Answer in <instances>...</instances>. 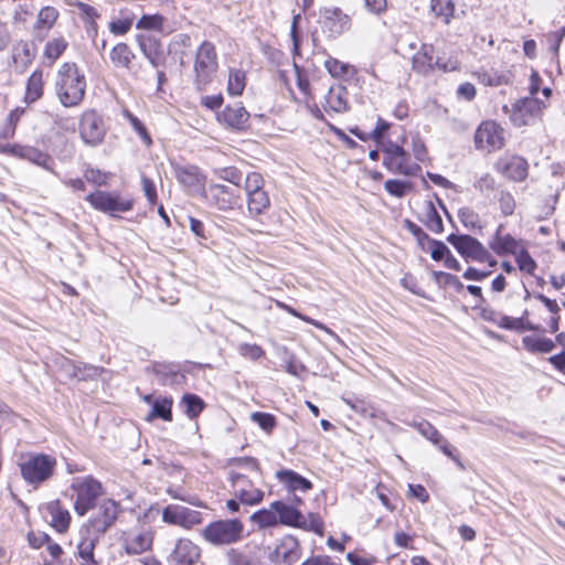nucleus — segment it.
Segmentation results:
<instances>
[{
	"label": "nucleus",
	"mask_w": 565,
	"mask_h": 565,
	"mask_svg": "<svg viewBox=\"0 0 565 565\" xmlns=\"http://www.w3.org/2000/svg\"><path fill=\"white\" fill-rule=\"evenodd\" d=\"M58 18V11L53 7H44L40 10L36 19L38 28L51 29Z\"/></svg>",
	"instance_id": "nucleus-46"
},
{
	"label": "nucleus",
	"mask_w": 565,
	"mask_h": 565,
	"mask_svg": "<svg viewBox=\"0 0 565 565\" xmlns=\"http://www.w3.org/2000/svg\"><path fill=\"white\" fill-rule=\"evenodd\" d=\"M479 81L488 86H500L508 84L510 81V74L505 72H498L493 68L481 70L477 73Z\"/></svg>",
	"instance_id": "nucleus-39"
},
{
	"label": "nucleus",
	"mask_w": 565,
	"mask_h": 565,
	"mask_svg": "<svg viewBox=\"0 0 565 565\" xmlns=\"http://www.w3.org/2000/svg\"><path fill=\"white\" fill-rule=\"evenodd\" d=\"M276 478L286 486L288 491L296 492L302 491L306 492L312 489V483L310 480L300 476L294 470L282 469L276 472Z\"/></svg>",
	"instance_id": "nucleus-29"
},
{
	"label": "nucleus",
	"mask_w": 565,
	"mask_h": 565,
	"mask_svg": "<svg viewBox=\"0 0 565 565\" xmlns=\"http://www.w3.org/2000/svg\"><path fill=\"white\" fill-rule=\"evenodd\" d=\"M244 524L238 519H223L209 523L202 530L203 539L214 546L231 545L243 539Z\"/></svg>",
	"instance_id": "nucleus-4"
},
{
	"label": "nucleus",
	"mask_w": 565,
	"mask_h": 565,
	"mask_svg": "<svg viewBox=\"0 0 565 565\" xmlns=\"http://www.w3.org/2000/svg\"><path fill=\"white\" fill-rule=\"evenodd\" d=\"M218 62L215 45L204 41L198 47L194 60V84L199 90H204L213 82Z\"/></svg>",
	"instance_id": "nucleus-3"
},
{
	"label": "nucleus",
	"mask_w": 565,
	"mask_h": 565,
	"mask_svg": "<svg viewBox=\"0 0 565 565\" xmlns=\"http://www.w3.org/2000/svg\"><path fill=\"white\" fill-rule=\"evenodd\" d=\"M137 42L146 57L160 51V43L152 36L138 35Z\"/></svg>",
	"instance_id": "nucleus-51"
},
{
	"label": "nucleus",
	"mask_w": 565,
	"mask_h": 565,
	"mask_svg": "<svg viewBox=\"0 0 565 565\" xmlns=\"http://www.w3.org/2000/svg\"><path fill=\"white\" fill-rule=\"evenodd\" d=\"M163 25V18L160 14L142 15L136 24L137 29L143 30H161Z\"/></svg>",
	"instance_id": "nucleus-53"
},
{
	"label": "nucleus",
	"mask_w": 565,
	"mask_h": 565,
	"mask_svg": "<svg viewBox=\"0 0 565 565\" xmlns=\"http://www.w3.org/2000/svg\"><path fill=\"white\" fill-rule=\"evenodd\" d=\"M414 427L417 428L420 435L430 440L434 445H438L443 441V435L427 420L414 423Z\"/></svg>",
	"instance_id": "nucleus-47"
},
{
	"label": "nucleus",
	"mask_w": 565,
	"mask_h": 565,
	"mask_svg": "<svg viewBox=\"0 0 565 565\" xmlns=\"http://www.w3.org/2000/svg\"><path fill=\"white\" fill-rule=\"evenodd\" d=\"M516 256V263L519 269L532 275L536 268L535 260L531 257L530 253L522 248L519 253L514 254Z\"/></svg>",
	"instance_id": "nucleus-52"
},
{
	"label": "nucleus",
	"mask_w": 565,
	"mask_h": 565,
	"mask_svg": "<svg viewBox=\"0 0 565 565\" xmlns=\"http://www.w3.org/2000/svg\"><path fill=\"white\" fill-rule=\"evenodd\" d=\"M494 169L507 179L520 182L527 177L529 163L520 156H504L495 162Z\"/></svg>",
	"instance_id": "nucleus-15"
},
{
	"label": "nucleus",
	"mask_w": 565,
	"mask_h": 565,
	"mask_svg": "<svg viewBox=\"0 0 565 565\" xmlns=\"http://www.w3.org/2000/svg\"><path fill=\"white\" fill-rule=\"evenodd\" d=\"M99 539L100 537L90 533H87V535L82 539L77 546V554L81 559V565H99L98 562L94 558V550Z\"/></svg>",
	"instance_id": "nucleus-31"
},
{
	"label": "nucleus",
	"mask_w": 565,
	"mask_h": 565,
	"mask_svg": "<svg viewBox=\"0 0 565 565\" xmlns=\"http://www.w3.org/2000/svg\"><path fill=\"white\" fill-rule=\"evenodd\" d=\"M109 57L116 67L129 68L135 54L126 43H118L111 49Z\"/></svg>",
	"instance_id": "nucleus-32"
},
{
	"label": "nucleus",
	"mask_w": 565,
	"mask_h": 565,
	"mask_svg": "<svg viewBox=\"0 0 565 565\" xmlns=\"http://www.w3.org/2000/svg\"><path fill=\"white\" fill-rule=\"evenodd\" d=\"M271 508L277 512L280 524L298 527L303 519L302 513L296 507L284 501H274Z\"/></svg>",
	"instance_id": "nucleus-30"
},
{
	"label": "nucleus",
	"mask_w": 565,
	"mask_h": 565,
	"mask_svg": "<svg viewBox=\"0 0 565 565\" xmlns=\"http://www.w3.org/2000/svg\"><path fill=\"white\" fill-rule=\"evenodd\" d=\"M119 513V504L111 500L105 499L97 505L96 513L89 519L86 533L102 537L104 533L115 523Z\"/></svg>",
	"instance_id": "nucleus-9"
},
{
	"label": "nucleus",
	"mask_w": 565,
	"mask_h": 565,
	"mask_svg": "<svg viewBox=\"0 0 565 565\" xmlns=\"http://www.w3.org/2000/svg\"><path fill=\"white\" fill-rule=\"evenodd\" d=\"M246 86L245 72L242 70L230 68L227 92L233 96L242 95Z\"/></svg>",
	"instance_id": "nucleus-40"
},
{
	"label": "nucleus",
	"mask_w": 565,
	"mask_h": 565,
	"mask_svg": "<svg viewBox=\"0 0 565 565\" xmlns=\"http://www.w3.org/2000/svg\"><path fill=\"white\" fill-rule=\"evenodd\" d=\"M298 527L322 534L323 522L318 514L310 513L308 518L303 516Z\"/></svg>",
	"instance_id": "nucleus-54"
},
{
	"label": "nucleus",
	"mask_w": 565,
	"mask_h": 565,
	"mask_svg": "<svg viewBox=\"0 0 565 565\" xmlns=\"http://www.w3.org/2000/svg\"><path fill=\"white\" fill-rule=\"evenodd\" d=\"M200 558V548L190 540H179L170 556L171 565H194Z\"/></svg>",
	"instance_id": "nucleus-22"
},
{
	"label": "nucleus",
	"mask_w": 565,
	"mask_h": 565,
	"mask_svg": "<svg viewBox=\"0 0 565 565\" xmlns=\"http://www.w3.org/2000/svg\"><path fill=\"white\" fill-rule=\"evenodd\" d=\"M182 403L185 406V414L191 419L198 417L205 406L203 399L195 394L183 395Z\"/></svg>",
	"instance_id": "nucleus-43"
},
{
	"label": "nucleus",
	"mask_w": 565,
	"mask_h": 565,
	"mask_svg": "<svg viewBox=\"0 0 565 565\" xmlns=\"http://www.w3.org/2000/svg\"><path fill=\"white\" fill-rule=\"evenodd\" d=\"M499 205L503 215L509 216L514 213L515 200L510 192L501 191L499 194Z\"/></svg>",
	"instance_id": "nucleus-55"
},
{
	"label": "nucleus",
	"mask_w": 565,
	"mask_h": 565,
	"mask_svg": "<svg viewBox=\"0 0 565 565\" xmlns=\"http://www.w3.org/2000/svg\"><path fill=\"white\" fill-rule=\"evenodd\" d=\"M85 200L97 211L115 217L118 213H126L132 210L134 200L130 196H122L118 191L97 190L89 193Z\"/></svg>",
	"instance_id": "nucleus-6"
},
{
	"label": "nucleus",
	"mask_w": 565,
	"mask_h": 565,
	"mask_svg": "<svg viewBox=\"0 0 565 565\" xmlns=\"http://www.w3.org/2000/svg\"><path fill=\"white\" fill-rule=\"evenodd\" d=\"M323 108L326 111L345 113L349 109L348 90L342 85H333L324 96Z\"/></svg>",
	"instance_id": "nucleus-25"
},
{
	"label": "nucleus",
	"mask_w": 565,
	"mask_h": 565,
	"mask_svg": "<svg viewBox=\"0 0 565 565\" xmlns=\"http://www.w3.org/2000/svg\"><path fill=\"white\" fill-rule=\"evenodd\" d=\"M173 174L189 193H201L204 190L205 177L196 166L172 163Z\"/></svg>",
	"instance_id": "nucleus-14"
},
{
	"label": "nucleus",
	"mask_w": 565,
	"mask_h": 565,
	"mask_svg": "<svg viewBox=\"0 0 565 565\" xmlns=\"http://www.w3.org/2000/svg\"><path fill=\"white\" fill-rule=\"evenodd\" d=\"M475 145L478 149L491 152L504 146V130L495 121L480 124L475 134Z\"/></svg>",
	"instance_id": "nucleus-11"
},
{
	"label": "nucleus",
	"mask_w": 565,
	"mask_h": 565,
	"mask_svg": "<svg viewBox=\"0 0 565 565\" xmlns=\"http://www.w3.org/2000/svg\"><path fill=\"white\" fill-rule=\"evenodd\" d=\"M430 244V256L434 260H445L450 253L449 248L441 241L428 239Z\"/></svg>",
	"instance_id": "nucleus-57"
},
{
	"label": "nucleus",
	"mask_w": 565,
	"mask_h": 565,
	"mask_svg": "<svg viewBox=\"0 0 565 565\" xmlns=\"http://www.w3.org/2000/svg\"><path fill=\"white\" fill-rule=\"evenodd\" d=\"M77 8L81 10V12L87 18L89 19V24H90V28L92 30L96 33L97 32V23H96V19L99 18V13L97 12V10L87 4V3H84V2H78L77 3Z\"/></svg>",
	"instance_id": "nucleus-61"
},
{
	"label": "nucleus",
	"mask_w": 565,
	"mask_h": 565,
	"mask_svg": "<svg viewBox=\"0 0 565 565\" xmlns=\"http://www.w3.org/2000/svg\"><path fill=\"white\" fill-rule=\"evenodd\" d=\"M228 564L227 565H254L253 561L243 553L236 550H230L227 553Z\"/></svg>",
	"instance_id": "nucleus-64"
},
{
	"label": "nucleus",
	"mask_w": 565,
	"mask_h": 565,
	"mask_svg": "<svg viewBox=\"0 0 565 565\" xmlns=\"http://www.w3.org/2000/svg\"><path fill=\"white\" fill-rule=\"evenodd\" d=\"M384 188L391 195L403 198L412 189V184L408 181L391 179L385 182Z\"/></svg>",
	"instance_id": "nucleus-48"
},
{
	"label": "nucleus",
	"mask_w": 565,
	"mask_h": 565,
	"mask_svg": "<svg viewBox=\"0 0 565 565\" xmlns=\"http://www.w3.org/2000/svg\"><path fill=\"white\" fill-rule=\"evenodd\" d=\"M72 375L78 380H87L100 374L102 369L84 363L73 364Z\"/></svg>",
	"instance_id": "nucleus-50"
},
{
	"label": "nucleus",
	"mask_w": 565,
	"mask_h": 565,
	"mask_svg": "<svg viewBox=\"0 0 565 565\" xmlns=\"http://www.w3.org/2000/svg\"><path fill=\"white\" fill-rule=\"evenodd\" d=\"M207 195L211 202L221 211L233 209L238 201V195L224 184H211L207 190Z\"/></svg>",
	"instance_id": "nucleus-24"
},
{
	"label": "nucleus",
	"mask_w": 565,
	"mask_h": 565,
	"mask_svg": "<svg viewBox=\"0 0 565 565\" xmlns=\"http://www.w3.org/2000/svg\"><path fill=\"white\" fill-rule=\"evenodd\" d=\"M172 398L171 397H162L157 398L152 404L151 412L147 415L146 419L148 422L153 420L154 418H162L163 420L171 422L172 420Z\"/></svg>",
	"instance_id": "nucleus-33"
},
{
	"label": "nucleus",
	"mask_w": 565,
	"mask_h": 565,
	"mask_svg": "<svg viewBox=\"0 0 565 565\" xmlns=\"http://www.w3.org/2000/svg\"><path fill=\"white\" fill-rule=\"evenodd\" d=\"M434 278L438 284L449 285L455 287L457 290L462 289L463 285L456 275L445 271H434Z\"/></svg>",
	"instance_id": "nucleus-59"
},
{
	"label": "nucleus",
	"mask_w": 565,
	"mask_h": 565,
	"mask_svg": "<svg viewBox=\"0 0 565 565\" xmlns=\"http://www.w3.org/2000/svg\"><path fill=\"white\" fill-rule=\"evenodd\" d=\"M447 241L466 260L484 263L491 258L489 250L477 238L470 235L450 234Z\"/></svg>",
	"instance_id": "nucleus-10"
},
{
	"label": "nucleus",
	"mask_w": 565,
	"mask_h": 565,
	"mask_svg": "<svg viewBox=\"0 0 565 565\" xmlns=\"http://www.w3.org/2000/svg\"><path fill=\"white\" fill-rule=\"evenodd\" d=\"M413 70L423 75L429 74L435 67L443 72L452 71L456 67H448L447 64H441L438 58L434 56V47L430 44H423L419 51L413 56Z\"/></svg>",
	"instance_id": "nucleus-18"
},
{
	"label": "nucleus",
	"mask_w": 565,
	"mask_h": 565,
	"mask_svg": "<svg viewBox=\"0 0 565 565\" xmlns=\"http://www.w3.org/2000/svg\"><path fill=\"white\" fill-rule=\"evenodd\" d=\"M79 134L86 145L100 143L105 137L103 119L93 110L84 113L79 122Z\"/></svg>",
	"instance_id": "nucleus-13"
},
{
	"label": "nucleus",
	"mask_w": 565,
	"mask_h": 565,
	"mask_svg": "<svg viewBox=\"0 0 565 565\" xmlns=\"http://www.w3.org/2000/svg\"><path fill=\"white\" fill-rule=\"evenodd\" d=\"M249 113L241 103L227 105L217 114V121L227 129L244 131L248 128Z\"/></svg>",
	"instance_id": "nucleus-16"
},
{
	"label": "nucleus",
	"mask_w": 565,
	"mask_h": 565,
	"mask_svg": "<svg viewBox=\"0 0 565 565\" xmlns=\"http://www.w3.org/2000/svg\"><path fill=\"white\" fill-rule=\"evenodd\" d=\"M43 94V72L34 71L28 79L25 100L34 103L41 98Z\"/></svg>",
	"instance_id": "nucleus-35"
},
{
	"label": "nucleus",
	"mask_w": 565,
	"mask_h": 565,
	"mask_svg": "<svg viewBox=\"0 0 565 565\" xmlns=\"http://www.w3.org/2000/svg\"><path fill=\"white\" fill-rule=\"evenodd\" d=\"M132 21L130 19L116 20L109 23V31L115 35H124L131 28Z\"/></svg>",
	"instance_id": "nucleus-62"
},
{
	"label": "nucleus",
	"mask_w": 565,
	"mask_h": 565,
	"mask_svg": "<svg viewBox=\"0 0 565 565\" xmlns=\"http://www.w3.org/2000/svg\"><path fill=\"white\" fill-rule=\"evenodd\" d=\"M12 58L17 68L25 70L33 60L29 43L24 41L18 42L13 47Z\"/></svg>",
	"instance_id": "nucleus-36"
},
{
	"label": "nucleus",
	"mask_w": 565,
	"mask_h": 565,
	"mask_svg": "<svg viewBox=\"0 0 565 565\" xmlns=\"http://www.w3.org/2000/svg\"><path fill=\"white\" fill-rule=\"evenodd\" d=\"M430 7L436 17L440 18L446 24L450 22L455 11V4L451 0H431Z\"/></svg>",
	"instance_id": "nucleus-42"
},
{
	"label": "nucleus",
	"mask_w": 565,
	"mask_h": 565,
	"mask_svg": "<svg viewBox=\"0 0 565 565\" xmlns=\"http://www.w3.org/2000/svg\"><path fill=\"white\" fill-rule=\"evenodd\" d=\"M163 522L190 529L202 522V513L179 504H170L162 511Z\"/></svg>",
	"instance_id": "nucleus-12"
},
{
	"label": "nucleus",
	"mask_w": 565,
	"mask_h": 565,
	"mask_svg": "<svg viewBox=\"0 0 565 565\" xmlns=\"http://www.w3.org/2000/svg\"><path fill=\"white\" fill-rule=\"evenodd\" d=\"M299 557V542L292 535H285L275 550L269 554L271 562L285 565H294Z\"/></svg>",
	"instance_id": "nucleus-19"
},
{
	"label": "nucleus",
	"mask_w": 565,
	"mask_h": 565,
	"mask_svg": "<svg viewBox=\"0 0 565 565\" xmlns=\"http://www.w3.org/2000/svg\"><path fill=\"white\" fill-rule=\"evenodd\" d=\"M324 67L330 73L332 77L337 78H348L350 76H353L355 74L354 66L341 62L334 57L329 56L324 61Z\"/></svg>",
	"instance_id": "nucleus-34"
},
{
	"label": "nucleus",
	"mask_w": 565,
	"mask_h": 565,
	"mask_svg": "<svg viewBox=\"0 0 565 565\" xmlns=\"http://www.w3.org/2000/svg\"><path fill=\"white\" fill-rule=\"evenodd\" d=\"M489 247L499 256L516 254L519 242L510 234H503V225L500 224L489 242Z\"/></svg>",
	"instance_id": "nucleus-27"
},
{
	"label": "nucleus",
	"mask_w": 565,
	"mask_h": 565,
	"mask_svg": "<svg viewBox=\"0 0 565 565\" xmlns=\"http://www.w3.org/2000/svg\"><path fill=\"white\" fill-rule=\"evenodd\" d=\"M18 158L28 160L50 172L54 171V160L47 153L33 146L20 145Z\"/></svg>",
	"instance_id": "nucleus-28"
},
{
	"label": "nucleus",
	"mask_w": 565,
	"mask_h": 565,
	"mask_svg": "<svg viewBox=\"0 0 565 565\" xmlns=\"http://www.w3.org/2000/svg\"><path fill=\"white\" fill-rule=\"evenodd\" d=\"M75 493L74 510L83 516L96 505L103 493V486L90 476L75 478L71 486Z\"/></svg>",
	"instance_id": "nucleus-5"
},
{
	"label": "nucleus",
	"mask_w": 565,
	"mask_h": 565,
	"mask_svg": "<svg viewBox=\"0 0 565 565\" xmlns=\"http://www.w3.org/2000/svg\"><path fill=\"white\" fill-rule=\"evenodd\" d=\"M44 513L49 516L50 524L58 532L67 531L71 522V514L67 509L63 508L58 500L51 501L45 504Z\"/></svg>",
	"instance_id": "nucleus-26"
},
{
	"label": "nucleus",
	"mask_w": 565,
	"mask_h": 565,
	"mask_svg": "<svg viewBox=\"0 0 565 565\" xmlns=\"http://www.w3.org/2000/svg\"><path fill=\"white\" fill-rule=\"evenodd\" d=\"M544 104L535 97H524L518 99L511 105V108L503 106V110L509 115L510 120L516 127L527 126L541 115Z\"/></svg>",
	"instance_id": "nucleus-8"
},
{
	"label": "nucleus",
	"mask_w": 565,
	"mask_h": 565,
	"mask_svg": "<svg viewBox=\"0 0 565 565\" xmlns=\"http://www.w3.org/2000/svg\"><path fill=\"white\" fill-rule=\"evenodd\" d=\"M55 94L64 107L78 106L86 92V77L76 63H63L55 76Z\"/></svg>",
	"instance_id": "nucleus-1"
},
{
	"label": "nucleus",
	"mask_w": 565,
	"mask_h": 565,
	"mask_svg": "<svg viewBox=\"0 0 565 565\" xmlns=\"http://www.w3.org/2000/svg\"><path fill=\"white\" fill-rule=\"evenodd\" d=\"M458 217L462 225L468 230H482L481 220L471 207H461L458 211Z\"/></svg>",
	"instance_id": "nucleus-44"
},
{
	"label": "nucleus",
	"mask_w": 565,
	"mask_h": 565,
	"mask_svg": "<svg viewBox=\"0 0 565 565\" xmlns=\"http://www.w3.org/2000/svg\"><path fill=\"white\" fill-rule=\"evenodd\" d=\"M250 419L256 423L263 430L270 434L276 426V418L269 413L255 412L252 413Z\"/></svg>",
	"instance_id": "nucleus-49"
},
{
	"label": "nucleus",
	"mask_w": 565,
	"mask_h": 565,
	"mask_svg": "<svg viewBox=\"0 0 565 565\" xmlns=\"http://www.w3.org/2000/svg\"><path fill=\"white\" fill-rule=\"evenodd\" d=\"M250 520L259 527H270L279 523L277 512L269 507V509H262L252 514Z\"/></svg>",
	"instance_id": "nucleus-41"
},
{
	"label": "nucleus",
	"mask_w": 565,
	"mask_h": 565,
	"mask_svg": "<svg viewBox=\"0 0 565 565\" xmlns=\"http://www.w3.org/2000/svg\"><path fill=\"white\" fill-rule=\"evenodd\" d=\"M218 177L222 180L231 182V183H233L235 185H239V183L242 181V172L239 170H237L236 168H233V167L223 169L220 172Z\"/></svg>",
	"instance_id": "nucleus-63"
},
{
	"label": "nucleus",
	"mask_w": 565,
	"mask_h": 565,
	"mask_svg": "<svg viewBox=\"0 0 565 565\" xmlns=\"http://www.w3.org/2000/svg\"><path fill=\"white\" fill-rule=\"evenodd\" d=\"M68 42L63 38H53L46 42L43 55L52 65L67 49Z\"/></svg>",
	"instance_id": "nucleus-38"
},
{
	"label": "nucleus",
	"mask_w": 565,
	"mask_h": 565,
	"mask_svg": "<svg viewBox=\"0 0 565 565\" xmlns=\"http://www.w3.org/2000/svg\"><path fill=\"white\" fill-rule=\"evenodd\" d=\"M231 480L234 493L242 503L255 505L263 501L264 492L244 475L232 473Z\"/></svg>",
	"instance_id": "nucleus-17"
},
{
	"label": "nucleus",
	"mask_w": 565,
	"mask_h": 565,
	"mask_svg": "<svg viewBox=\"0 0 565 565\" xmlns=\"http://www.w3.org/2000/svg\"><path fill=\"white\" fill-rule=\"evenodd\" d=\"M153 535L151 531H128L122 537V547L128 555H139L151 548Z\"/></svg>",
	"instance_id": "nucleus-20"
},
{
	"label": "nucleus",
	"mask_w": 565,
	"mask_h": 565,
	"mask_svg": "<svg viewBox=\"0 0 565 565\" xmlns=\"http://www.w3.org/2000/svg\"><path fill=\"white\" fill-rule=\"evenodd\" d=\"M141 186L145 196L150 205H154L158 200L157 189L154 182L146 175H141Z\"/></svg>",
	"instance_id": "nucleus-58"
},
{
	"label": "nucleus",
	"mask_w": 565,
	"mask_h": 565,
	"mask_svg": "<svg viewBox=\"0 0 565 565\" xmlns=\"http://www.w3.org/2000/svg\"><path fill=\"white\" fill-rule=\"evenodd\" d=\"M19 468L23 480L36 488L53 477L56 459L46 454H26L21 457Z\"/></svg>",
	"instance_id": "nucleus-2"
},
{
	"label": "nucleus",
	"mask_w": 565,
	"mask_h": 565,
	"mask_svg": "<svg viewBox=\"0 0 565 565\" xmlns=\"http://www.w3.org/2000/svg\"><path fill=\"white\" fill-rule=\"evenodd\" d=\"M322 25L332 36L343 33L350 25L349 15L339 8H324L321 10Z\"/></svg>",
	"instance_id": "nucleus-21"
},
{
	"label": "nucleus",
	"mask_w": 565,
	"mask_h": 565,
	"mask_svg": "<svg viewBox=\"0 0 565 565\" xmlns=\"http://www.w3.org/2000/svg\"><path fill=\"white\" fill-rule=\"evenodd\" d=\"M523 347L531 353H548L553 351L555 344L548 338H537L526 335L522 339Z\"/></svg>",
	"instance_id": "nucleus-37"
},
{
	"label": "nucleus",
	"mask_w": 565,
	"mask_h": 565,
	"mask_svg": "<svg viewBox=\"0 0 565 565\" xmlns=\"http://www.w3.org/2000/svg\"><path fill=\"white\" fill-rule=\"evenodd\" d=\"M424 223L426 227L434 233H441L444 230L441 216L431 202L427 204Z\"/></svg>",
	"instance_id": "nucleus-45"
},
{
	"label": "nucleus",
	"mask_w": 565,
	"mask_h": 565,
	"mask_svg": "<svg viewBox=\"0 0 565 565\" xmlns=\"http://www.w3.org/2000/svg\"><path fill=\"white\" fill-rule=\"evenodd\" d=\"M382 163L391 172L404 175H415L420 169L418 164L411 162V156L405 150L397 154L383 157Z\"/></svg>",
	"instance_id": "nucleus-23"
},
{
	"label": "nucleus",
	"mask_w": 565,
	"mask_h": 565,
	"mask_svg": "<svg viewBox=\"0 0 565 565\" xmlns=\"http://www.w3.org/2000/svg\"><path fill=\"white\" fill-rule=\"evenodd\" d=\"M264 179L257 172H250L245 179V191L247 195V210L249 215L258 216L270 206V199L263 189Z\"/></svg>",
	"instance_id": "nucleus-7"
},
{
	"label": "nucleus",
	"mask_w": 565,
	"mask_h": 565,
	"mask_svg": "<svg viewBox=\"0 0 565 565\" xmlns=\"http://www.w3.org/2000/svg\"><path fill=\"white\" fill-rule=\"evenodd\" d=\"M238 352L242 356L253 361L259 360L264 355V351L259 345L249 343L241 344Z\"/></svg>",
	"instance_id": "nucleus-56"
},
{
	"label": "nucleus",
	"mask_w": 565,
	"mask_h": 565,
	"mask_svg": "<svg viewBox=\"0 0 565 565\" xmlns=\"http://www.w3.org/2000/svg\"><path fill=\"white\" fill-rule=\"evenodd\" d=\"M129 121L135 129V131L140 136L141 140L147 147H150L152 143L151 137L147 131L145 125L134 115L128 114Z\"/></svg>",
	"instance_id": "nucleus-60"
}]
</instances>
